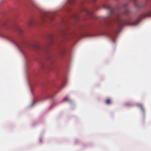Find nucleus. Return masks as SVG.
I'll use <instances>...</instances> for the list:
<instances>
[{"label":"nucleus","instance_id":"f257e3e1","mask_svg":"<svg viewBox=\"0 0 151 151\" xmlns=\"http://www.w3.org/2000/svg\"><path fill=\"white\" fill-rule=\"evenodd\" d=\"M104 8L109 9L110 14L113 13H115V17L110 19L109 20V22H116L120 26H121L122 25H134L137 24V22H134L132 23L128 22L126 21V20L123 19L120 17L119 16L120 15L122 12L120 11L119 9H111L109 6L106 7L105 6H104Z\"/></svg>","mask_w":151,"mask_h":151},{"label":"nucleus","instance_id":"f03ea898","mask_svg":"<svg viewBox=\"0 0 151 151\" xmlns=\"http://www.w3.org/2000/svg\"><path fill=\"white\" fill-rule=\"evenodd\" d=\"M54 15L52 14H45L42 18V20L45 21L46 19H49L50 21H52L54 19Z\"/></svg>","mask_w":151,"mask_h":151},{"label":"nucleus","instance_id":"7ed1b4c3","mask_svg":"<svg viewBox=\"0 0 151 151\" xmlns=\"http://www.w3.org/2000/svg\"><path fill=\"white\" fill-rule=\"evenodd\" d=\"M53 42V37L52 35L50 36L48 38V43L47 45V47L50 46Z\"/></svg>","mask_w":151,"mask_h":151},{"label":"nucleus","instance_id":"20e7f679","mask_svg":"<svg viewBox=\"0 0 151 151\" xmlns=\"http://www.w3.org/2000/svg\"><path fill=\"white\" fill-rule=\"evenodd\" d=\"M127 4H124L123 6V8L125 9L124 11L123 12V13L126 14H127L129 13V11L128 9L127 8Z\"/></svg>","mask_w":151,"mask_h":151},{"label":"nucleus","instance_id":"39448f33","mask_svg":"<svg viewBox=\"0 0 151 151\" xmlns=\"http://www.w3.org/2000/svg\"><path fill=\"white\" fill-rule=\"evenodd\" d=\"M150 16H151V11L143 14L142 15V17L143 18H145Z\"/></svg>","mask_w":151,"mask_h":151},{"label":"nucleus","instance_id":"423d86ee","mask_svg":"<svg viewBox=\"0 0 151 151\" xmlns=\"http://www.w3.org/2000/svg\"><path fill=\"white\" fill-rule=\"evenodd\" d=\"M84 11L88 15H90L92 14V12L90 11L87 10V9H84Z\"/></svg>","mask_w":151,"mask_h":151},{"label":"nucleus","instance_id":"0eeeda50","mask_svg":"<svg viewBox=\"0 0 151 151\" xmlns=\"http://www.w3.org/2000/svg\"><path fill=\"white\" fill-rule=\"evenodd\" d=\"M34 24V22L32 20L29 21L28 22V24L29 26H31Z\"/></svg>","mask_w":151,"mask_h":151},{"label":"nucleus","instance_id":"6e6552de","mask_svg":"<svg viewBox=\"0 0 151 151\" xmlns=\"http://www.w3.org/2000/svg\"><path fill=\"white\" fill-rule=\"evenodd\" d=\"M105 103L106 104L109 105L111 103V101L109 99H107Z\"/></svg>","mask_w":151,"mask_h":151},{"label":"nucleus","instance_id":"1a4fd4ad","mask_svg":"<svg viewBox=\"0 0 151 151\" xmlns=\"http://www.w3.org/2000/svg\"><path fill=\"white\" fill-rule=\"evenodd\" d=\"M138 106H139L141 108L142 110V111H144V109L142 105L141 104H138Z\"/></svg>","mask_w":151,"mask_h":151},{"label":"nucleus","instance_id":"9d476101","mask_svg":"<svg viewBox=\"0 0 151 151\" xmlns=\"http://www.w3.org/2000/svg\"><path fill=\"white\" fill-rule=\"evenodd\" d=\"M68 1L71 4H73L75 1V0H68Z\"/></svg>","mask_w":151,"mask_h":151},{"label":"nucleus","instance_id":"9b49d317","mask_svg":"<svg viewBox=\"0 0 151 151\" xmlns=\"http://www.w3.org/2000/svg\"><path fill=\"white\" fill-rule=\"evenodd\" d=\"M63 100H64V101H67L68 102H69L70 101L69 98L68 97H66V98H65Z\"/></svg>","mask_w":151,"mask_h":151},{"label":"nucleus","instance_id":"f8f14e48","mask_svg":"<svg viewBox=\"0 0 151 151\" xmlns=\"http://www.w3.org/2000/svg\"><path fill=\"white\" fill-rule=\"evenodd\" d=\"M17 30H18V31L20 32V33H21L22 32V30L19 27H18L17 28Z\"/></svg>","mask_w":151,"mask_h":151},{"label":"nucleus","instance_id":"ddd939ff","mask_svg":"<svg viewBox=\"0 0 151 151\" xmlns=\"http://www.w3.org/2000/svg\"><path fill=\"white\" fill-rule=\"evenodd\" d=\"M20 50H21V52H22L24 56H25V55H24V53L23 52L22 50H21L20 49Z\"/></svg>","mask_w":151,"mask_h":151},{"label":"nucleus","instance_id":"4468645a","mask_svg":"<svg viewBox=\"0 0 151 151\" xmlns=\"http://www.w3.org/2000/svg\"><path fill=\"white\" fill-rule=\"evenodd\" d=\"M40 142H42V140H41V139H40Z\"/></svg>","mask_w":151,"mask_h":151},{"label":"nucleus","instance_id":"2eb2a0df","mask_svg":"<svg viewBox=\"0 0 151 151\" xmlns=\"http://www.w3.org/2000/svg\"><path fill=\"white\" fill-rule=\"evenodd\" d=\"M134 4H135V5L136 6H137V5L136 4L135 2L134 3Z\"/></svg>","mask_w":151,"mask_h":151},{"label":"nucleus","instance_id":"dca6fc26","mask_svg":"<svg viewBox=\"0 0 151 151\" xmlns=\"http://www.w3.org/2000/svg\"><path fill=\"white\" fill-rule=\"evenodd\" d=\"M34 104V103H33V104H32V105L31 106H32Z\"/></svg>","mask_w":151,"mask_h":151},{"label":"nucleus","instance_id":"f3484780","mask_svg":"<svg viewBox=\"0 0 151 151\" xmlns=\"http://www.w3.org/2000/svg\"><path fill=\"white\" fill-rule=\"evenodd\" d=\"M112 41L113 42H114V40H112Z\"/></svg>","mask_w":151,"mask_h":151},{"label":"nucleus","instance_id":"a211bd4d","mask_svg":"<svg viewBox=\"0 0 151 151\" xmlns=\"http://www.w3.org/2000/svg\"><path fill=\"white\" fill-rule=\"evenodd\" d=\"M96 1V0H93V1L95 2Z\"/></svg>","mask_w":151,"mask_h":151},{"label":"nucleus","instance_id":"6ab92c4d","mask_svg":"<svg viewBox=\"0 0 151 151\" xmlns=\"http://www.w3.org/2000/svg\"><path fill=\"white\" fill-rule=\"evenodd\" d=\"M31 91H32V90L31 89Z\"/></svg>","mask_w":151,"mask_h":151}]
</instances>
